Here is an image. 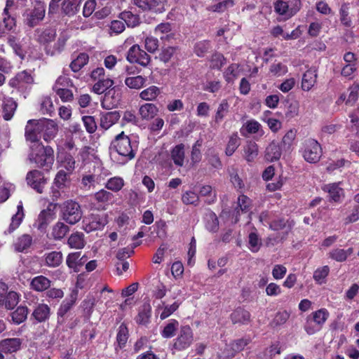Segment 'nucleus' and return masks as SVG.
Instances as JSON below:
<instances>
[{"label":"nucleus","mask_w":359,"mask_h":359,"mask_svg":"<svg viewBox=\"0 0 359 359\" xmlns=\"http://www.w3.org/2000/svg\"><path fill=\"white\" fill-rule=\"evenodd\" d=\"M62 12L68 16H73L77 11V6L74 0H63L61 4Z\"/></svg>","instance_id":"nucleus-44"},{"label":"nucleus","mask_w":359,"mask_h":359,"mask_svg":"<svg viewBox=\"0 0 359 359\" xmlns=\"http://www.w3.org/2000/svg\"><path fill=\"white\" fill-rule=\"evenodd\" d=\"M224 76L228 83L233 82L238 76V65L231 64L224 73Z\"/></svg>","instance_id":"nucleus-54"},{"label":"nucleus","mask_w":359,"mask_h":359,"mask_svg":"<svg viewBox=\"0 0 359 359\" xmlns=\"http://www.w3.org/2000/svg\"><path fill=\"white\" fill-rule=\"evenodd\" d=\"M240 145V139L237 135H233L226 145L225 153L227 156H231Z\"/></svg>","instance_id":"nucleus-57"},{"label":"nucleus","mask_w":359,"mask_h":359,"mask_svg":"<svg viewBox=\"0 0 359 359\" xmlns=\"http://www.w3.org/2000/svg\"><path fill=\"white\" fill-rule=\"evenodd\" d=\"M53 218V214L50 210H43L39 214L34 226L39 230L43 231Z\"/></svg>","instance_id":"nucleus-27"},{"label":"nucleus","mask_w":359,"mask_h":359,"mask_svg":"<svg viewBox=\"0 0 359 359\" xmlns=\"http://www.w3.org/2000/svg\"><path fill=\"white\" fill-rule=\"evenodd\" d=\"M77 296L78 292L73 290L69 297L62 302L57 311L59 316L63 317L71 309L77 299Z\"/></svg>","instance_id":"nucleus-29"},{"label":"nucleus","mask_w":359,"mask_h":359,"mask_svg":"<svg viewBox=\"0 0 359 359\" xmlns=\"http://www.w3.org/2000/svg\"><path fill=\"white\" fill-rule=\"evenodd\" d=\"M56 36V31L52 28H46L37 31V41L41 44L48 46V44L54 41Z\"/></svg>","instance_id":"nucleus-26"},{"label":"nucleus","mask_w":359,"mask_h":359,"mask_svg":"<svg viewBox=\"0 0 359 359\" xmlns=\"http://www.w3.org/2000/svg\"><path fill=\"white\" fill-rule=\"evenodd\" d=\"M101 180V177L96 174L95 171L93 173L83 174L81 178V188L85 191L93 189Z\"/></svg>","instance_id":"nucleus-23"},{"label":"nucleus","mask_w":359,"mask_h":359,"mask_svg":"<svg viewBox=\"0 0 359 359\" xmlns=\"http://www.w3.org/2000/svg\"><path fill=\"white\" fill-rule=\"evenodd\" d=\"M28 156L29 162L34 163L40 168L49 170L54 162L53 149L50 147H44L42 144L30 145Z\"/></svg>","instance_id":"nucleus-2"},{"label":"nucleus","mask_w":359,"mask_h":359,"mask_svg":"<svg viewBox=\"0 0 359 359\" xmlns=\"http://www.w3.org/2000/svg\"><path fill=\"white\" fill-rule=\"evenodd\" d=\"M39 127L44 140L47 142L53 139L57 133V126L53 120L46 118L39 120Z\"/></svg>","instance_id":"nucleus-15"},{"label":"nucleus","mask_w":359,"mask_h":359,"mask_svg":"<svg viewBox=\"0 0 359 359\" xmlns=\"http://www.w3.org/2000/svg\"><path fill=\"white\" fill-rule=\"evenodd\" d=\"M34 83V78L32 74L26 70L22 71L10 80L9 85L13 88L18 89L26 88Z\"/></svg>","instance_id":"nucleus-12"},{"label":"nucleus","mask_w":359,"mask_h":359,"mask_svg":"<svg viewBox=\"0 0 359 359\" xmlns=\"http://www.w3.org/2000/svg\"><path fill=\"white\" fill-rule=\"evenodd\" d=\"M42 133L39 127V120H29L25 127V138L30 145L41 144L39 140Z\"/></svg>","instance_id":"nucleus-10"},{"label":"nucleus","mask_w":359,"mask_h":359,"mask_svg":"<svg viewBox=\"0 0 359 359\" xmlns=\"http://www.w3.org/2000/svg\"><path fill=\"white\" fill-rule=\"evenodd\" d=\"M126 60L130 63H137L142 67H147L150 62V56L140 46H132L127 52Z\"/></svg>","instance_id":"nucleus-7"},{"label":"nucleus","mask_w":359,"mask_h":359,"mask_svg":"<svg viewBox=\"0 0 359 359\" xmlns=\"http://www.w3.org/2000/svg\"><path fill=\"white\" fill-rule=\"evenodd\" d=\"M17 108V103L11 98L6 99L3 104V117L8 121L13 117Z\"/></svg>","instance_id":"nucleus-38"},{"label":"nucleus","mask_w":359,"mask_h":359,"mask_svg":"<svg viewBox=\"0 0 359 359\" xmlns=\"http://www.w3.org/2000/svg\"><path fill=\"white\" fill-rule=\"evenodd\" d=\"M19 299L20 297L16 292L10 291L6 294L1 303L6 309L11 310L17 306L19 302Z\"/></svg>","instance_id":"nucleus-36"},{"label":"nucleus","mask_w":359,"mask_h":359,"mask_svg":"<svg viewBox=\"0 0 359 359\" xmlns=\"http://www.w3.org/2000/svg\"><path fill=\"white\" fill-rule=\"evenodd\" d=\"M160 93V90L158 87L152 86L149 88L142 90L140 97L144 100L151 101L155 100Z\"/></svg>","instance_id":"nucleus-48"},{"label":"nucleus","mask_w":359,"mask_h":359,"mask_svg":"<svg viewBox=\"0 0 359 359\" xmlns=\"http://www.w3.org/2000/svg\"><path fill=\"white\" fill-rule=\"evenodd\" d=\"M328 316L329 313L325 309H320L313 312L306 318L304 325V330L306 333L311 335L319 331L328 318Z\"/></svg>","instance_id":"nucleus-4"},{"label":"nucleus","mask_w":359,"mask_h":359,"mask_svg":"<svg viewBox=\"0 0 359 359\" xmlns=\"http://www.w3.org/2000/svg\"><path fill=\"white\" fill-rule=\"evenodd\" d=\"M69 230L68 226L59 222L53 226L51 236L55 240H60L65 237Z\"/></svg>","instance_id":"nucleus-40"},{"label":"nucleus","mask_w":359,"mask_h":359,"mask_svg":"<svg viewBox=\"0 0 359 359\" xmlns=\"http://www.w3.org/2000/svg\"><path fill=\"white\" fill-rule=\"evenodd\" d=\"M32 242V237L28 234H24L20 236L15 242V250L18 252H22L31 245Z\"/></svg>","instance_id":"nucleus-47"},{"label":"nucleus","mask_w":359,"mask_h":359,"mask_svg":"<svg viewBox=\"0 0 359 359\" xmlns=\"http://www.w3.org/2000/svg\"><path fill=\"white\" fill-rule=\"evenodd\" d=\"M62 219L69 224H74L82 217V211L79 204L73 201L64 203L62 208Z\"/></svg>","instance_id":"nucleus-6"},{"label":"nucleus","mask_w":359,"mask_h":359,"mask_svg":"<svg viewBox=\"0 0 359 359\" xmlns=\"http://www.w3.org/2000/svg\"><path fill=\"white\" fill-rule=\"evenodd\" d=\"M114 85V81L110 79H104L98 80L93 86V92L97 95L104 93L107 90Z\"/></svg>","instance_id":"nucleus-39"},{"label":"nucleus","mask_w":359,"mask_h":359,"mask_svg":"<svg viewBox=\"0 0 359 359\" xmlns=\"http://www.w3.org/2000/svg\"><path fill=\"white\" fill-rule=\"evenodd\" d=\"M317 70L315 68L308 69L302 76V88L305 91L310 90L317 81Z\"/></svg>","instance_id":"nucleus-22"},{"label":"nucleus","mask_w":359,"mask_h":359,"mask_svg":"<svg viewBox=\"0 0 359 359\" xmlns=\"http://www.w3.org/2000/svg\"><path fill=\"white\" fill-rule=\"evenodd\" d=\"M45 14V4L41 1H35L32 8L24 12L22 15L24 23L29 27H34L44 19Z\"/></svg>","instance_id":"nucleus-3"},{"label":"nucleus","mask_w":359,"mask_h":359,"mask_svg":"<svg viewBox=\"0 0 359 359\" xmlns=\"http://www.w3.org/2000/svg\"><path fill=\"white\" fill-rule=\"evenodd\" d=\"M50 314V307L46 304H39L34 309L32 316L37 323H43L49 318Z\"/></svg>","instance_id":"nucleus-24"},{"label":"nucleus","mask_w":359,"mask_h":359,"mask_svg":"<svg viewBox=\"0 0 359 359\" xmlns=\"http://www.w3.org/2000/svg\"><path fill=\"white\" fill-rule=\"evenodd\" d=\"M225 63L226 59L221 53H216L212 55L210 59L211 68L220 69Z\"/></svg>","instance_id":"nucleus-60"},{"label":"nucleus","mask_w":359,"mask_h":359,"mask_svg":"<svg viewBox=\"0 0 359 359\" xmlns=\"http://www.w3.org/2000/svg\"><path fill=\"white\" fill-rule=\"evenodd\" d=\"M51 281L43 276H38L34 277L30 283L32 290L37 292H43L48 289L50 286Z\"/></svg>","instance_id":"nucleus-30"},{"label":"nucleus","mask_w":359,"mask_h":359,"mask_svg":"<svg viewBox=\"0 0 359 359\" xmlns=\"http://www.w3.org/2000/svg\"><path fill=\"white\" fill-rule=\"evenodd\" d=\"M89 60L88 55L85 53H80L77 57L74 60L71 64L70 67L73 72H79L84 65H86Z\"/></svg>","instance_id":"nucleus-42"},{"label":"nucleus","mask_w":359,"mask_h":359,"mask_svg":"<svg viewBox=\"0 0 359 359\" xmlns=\"http://www.w3.org/2000/svg\"><path fill=\"white\" fill-rule=\"evenodd\" d=\"M82 121L86 130L89 133L95 132L97 126L95 118L92 116H84L82 117Z\"/></svg>","instance_id":"nucleus-63"},{"label":"nucleus","mask_w":359,"mask_h":359,"mask_svg":"<svg viewBox=\"0 0 359 359\" xmlns=\"http://www.w3.org/2000/svg\"><path fill=\"white\" fill-rule=\"evenodd\" d=\"M24 217L23 208L22 205H18L17 212L12 216L11 222L8 228V233L13 232L21 224L22 218Z\"/></svg>","instance_id":"nucleus-41"},{"label":"nucleus","mask_w":359,"mask_h":359,"mask_svg":"<svg viewBox=\"0 0 359 359\" xmlns=\"http://www.w3.org/2000/svg\"><path fill=\"white\" fill-rule=\"evenodd\" d=\"M67 245L70 248L82 249L86 245L83 233L76 232L71 234L67 240Z\"/></svg>","instance_id":"nucleus-34"},{"label":"nucleus","mask_w":359,"mask_h":359,"mask_svg":"<svg viewBox=\"0 0 359 359\" xmlns=\"http://www.w3.org/2000/svg\"><path fill=\"white\" fill-rule=\"evenodd\" d=\"M182 201L186 205H197L198 204L199 197L195 192L188 191L182 195Z\"/></svg>","instance_id":"nucleus-59"},{"label":"nucleus","mask_w":359,"mask_h":359,"mask_svg":"<svg viewBox=\"0 0 359 359\" xmlns=\"http://www.w3.org/2000/svg\"><path fill=\"white\" fill-rule=\"evenodd\" d=\"M81 256L80 252L69 253L66 259V264L69 269H72L73 272L77 273L81 269V262H79V257Z\"/></svg>","instance_id":"nucleus-37"},{"label":"nucleus","mask_w":359,"mask_h":359,"mask_svg":"<svg viewBox=\"0 0 359 359\" xmlns=\"http://www.w3.org/2000/svg\"><path fill=\"white\" fill-rule=\"evenodd\" d=\"M124 186V181L120 177H114L108 180L105 187L114 192L119 191Z\"/></svg>","instance_id":"nucleus-45"},{"label":"nucleus","mask_w":359,"mask_h":359,"mask_svg":"<svg viewBox=\"0 0 359 359\" xmlns=\"http://www.w3.org/2000/svg\"><path fill=\"white\" fill-rule=\"evenodd\" d=\"M28 309L26 306H18L11 314L12 320L15 324H20L27 317Z\"/></svg>","instance_id":"nucleus-43"},{"label":"nucleus","mask_w":359,"mask_h":359,"mask_svg":"<svg viewBox=\"0 0 359 359\" xmlns=\"http://www.w3.org/2000/svg\"><path fill=\"white\" fill-rule=\"evenodd\" d=\"M121 101L120 94L112 88L105 93L102 101L101 106L103 109L109 110L118 107Z\"/></svg>","instance_id":"nucleus-14"},{"label":"nucleus","mask_w":359,"mask_h":359,"mask_svg":"<svg viewBox=\"0 0 359 359\" xmlns=\"http://www.w3.org/2000/svg\"><path fill=\"white\" fill-rule=\"evenodd\" d=\"M329 272L330 268L327 266L318 268L314 271L313 278L318 283L322 284Z\"/></svg>","instance_id":"nucleus-62"},{"label":"nucleus","mask_w":359,"mask_h":359,"mask_svg":"<svg viewBox=\"0 0 359 359\" xmlns=\"http://www.w3.org/2000/svg\"><path fill=\"white\" fill-rule=\"evenodd\" d=\"M133 4L143 11L161 12L163 9V0H133Z\"/></svg>","instance_id":"nucleus-19"},{"label":"nucleus","mask_w":359,"mask_h":359,"mask_svg":"<svg viewBox=\"0 0 359 359\" xmlns=\"http://www.w3.org/2000/svg\"><path fill=\"white\" fill-rule=\"evenodd\" d=\"M193 341L194 334L191 328L189 325L182 326L173 346L179 351L184 350L191 346Z\"/></svg>","instance_id":"nucleus-9"},{"label":"nucleus","mask_w":359,"mask_h":359,"mask_svg":"<svg viewBox=\"0 0 359 359\" xmlns=\"http://www.w3.org/2000/svg\"><path fill=\"white\" fill-rule=\"evenodd\" d=\"M229 104L226 100H223L221 103L219 104L215 116V121L216 123L221 122L224 117L226 115L229 111Z\"/></svg>","instance_id":"nucleus-50"},{"label":"nucleus","mask_w":359,"mask_h":359,"mask_svg":"<svg viewBox=\"0 0 359 359\" xmlns=\"http://www.w3.org/2000/svg\"><path fill=\"white\" fill-rule=\"evenodd\" d=\"M93 197L97 203H107L113 200L114 195L105 189H100L94 194Z\"/></svg>","instance_id":"nucleus-55"},{"label":"nucleus","mask_w":359,"mask_h":359,"mask_svg":"<svg viewBox=\"0 0 359 359\" xmlns=\"http://www.w3.org/2000/svg\"><path fill=\"white\" fill-rule=\"evenodd\" d=\"M353 253V249L348 248L347 250L336 248L331 250L328 256L330 258L339 262L346 260L348 256Z\"/></svg>","instance_id":"nucleus-35"},{"label":"nucleus","mask_w":359,"mask_h":359,"mask_svg":"<svg viewBox=\"0 0 359 359\" xmlns=\"http://www.w3.org/2000/svg\"><path fill=\"white\" fill-rule=\"evenodd\" d=\"M301 1L299 0L294 1V6L290 7L285 1L279 0L274 4L275 11L281 15H285L287 18H290L295 15L300 9Z\"/></svg>","instance_id":"nucleus-11"},{"label":"nucleus","mask_w":359,"mask_h":359,"mask_svg":"<svg viewBox=\"0 0 359 359\" xmlns=\"http://www.w3.org/2000/svg\"><path fill=\"white\" fill-rule=\"evenodd\" d=\"M157 107L151 103H147L142 105L139 109V114L143 120H151L158 114Z\"/></svg>","instance_id":"nucleus-28"},{"label":"nucleus","mask_w":359,"mask_h":359,"mask_svg":"<svg viewBox=\"0 0 359 359\" xmlns=\"http://www.w3.org/2000/svg\"><path fill=\"white\" fill-rule=\"evenodd\" d=\"M27 184L38 193H43L47 186L48 179L37 170L29 171L26 177Z\"/></svg>","instance_id":"nucleus-8"},{"label":"nucleus","mask_w":359,"mask_h":359,"mask_svg":"<svg viewBox=\"0 0 359 359\" xmlns=\"http://www.w3.org/2000/svg\"><path fill=\"white\" fill-rule=\"evenodd\" d=\"M22 339L20 338H8L0 341V352L12 354L20 349Z\"/></svg>","instance_id":"nucleus-16"},{"label":"nucleus","mask_w":359,"mask_h":359,"mask_svg":"<svg viewBox=\"0 0 359 359\" xmlns=\"http://www.w3.org/2000/svg\"><path fill=\"white\" fill-rule=\"evenodd\" d=\"M121 114L118 111L103 112L100 114V126L104 130L109 129L120 118Z\"/></svg>","instance_id":"nucleus-17"},{"label":"nucleus","mask_w":359,"mask_h":359,"mask_svg":"<svg viewBox=\"0 0 359 359\" xmlns=\"http://www.w3.org/2000/svg\"><path fill=\"white\" fill-rule=\"evenodd\" d=\"M211 48L210 41L203 40L198 41L194 45V53L198 57H203Z\"/></svg>","instance_id":"nucleus-49"},{"label":"nucleus","mask_w":359,"mask_h":359,"mask_svg":"<svg viewBox=\"0 0 359 359\" xmlns=\"http://www.w3.org/2000/svg\"><path fill=\"white\" fill-rule=\"evenodd\" d=\"M179 327V323L176 320H172L163 330L161 334L164 338H171L175 336Z\"/></svg>","instance_id":"nucleus-51"},{"label":"nucleus","mask_w":359,"mask_h":359,"mask_svg":"<svg viewBox=\"0 0 359 359\" xmlns=\"http://www.w3.org/2000/svg\"><path fill=\"white\" fill-rule=\"evenodd\" d=\"M233 324L247 325L250 322V313L243 308L235 309L230 316Z\"/></svg>","instance_id":"nucleus-20"},{"label":"nucleus","mask_w":359,"mask_h":359,"mask_svg":"<svg viewBox=\"0 0 359 359\" xmlns=\"http://www.w3.org/2000/svg\"><path fill=\"white\" fill-rule=\"evenodd\" d=\"M302 152L306 161L310 163H316L321 157L322 149L316 140L308 139L303 142Z\"/></svg>","instance_id":"nucleus-5"},{"label":"nucleus","mask_w":359,"mask_h":359,"mask_svg":"<svg viewBox=\"0 0 359 359\" xmlns=\"http://www.w3.org/2000/svg\"><path fill=\"white\" fill-rule=\"evenodd\" d=\"M146 81V79L142 76L127 77L125 79L126 85L130 88L139 89L142 88Z\"/></svg>","instance_id":"nucleus-46"},{"label":"nucleus","mask_w":359,"mask_h":359,"mask_svg":"<svg viewBox=\"0 0 359 359\" xmlns=\"http://www.w3.org/2000/svg\"><path fill=\"white\" fill-rule=\"evenodd\" d=\"M323 189L328 192L330 198L334 201H338L342 194V189L337 184L325 185Z\"/></svg>","instance_id":"nucleus-52"},{"label":"nucleus","mask_w":359,"mask_h":359,"mask_svg":"<svg viewBox=\"0 0 359 359\" xmlns=\"http://www.w3.org/2000/svg\"><path fill=\"white\" fill-rule=\"evenodd\" d=\"M45 264L48 267L55 268L62 262V254L61 252L53 251L44 255Z\"/></svg>","instance_id":"nucleus-31"},{"label":"nucleus","mask_w":359,"mask_h":359,"mask_svg":"<svg viewBox=\"0 0 359 359\" xmlns=\"http://www.w3.org/2000/svg\"><path fill=\"white\" fill-rule=\"evenodd\" d=\"M258 153V145L253 141H248L243 147V157L248 163L253 162Z\"/></svg>","instance_id":"nucleus-21"},{"label":"nucleus","mask_w":359,"mask_h":359,"mask_svg":"<svg viewBox=\"0 0 359 359\" xmlns=\"http://www.w3.org/2000/svg\"><path fill=\"white\" fill-rule=\"evenodd\" d=\"M110 149L111 154L115 152L118 155L117 161H119L121 164L126 163L135 156V151L133 149L130 140L124 132H121L115 137L111 143Z\"/></svg>","instance_id":"nucleus-1"},{"label":"nucleus","mask_w":359,"mask_h":359,"mask_svg":"<svg viewBox=\"0 0 359 359\" xmlns=\"http://www.w3.org/2000/svg\"><path fill=\"white\" fill-rule=\"evenodd\" d=\"M107 222V218L105 215L92 214L86 222L84 230L87 232H90L101 229Z\"/></svg>","instance_id":"nucleus-13"},{"label":"nucleus","mask_w":359,"mask_h":359,"mask_svg":"<svg viewBox=\"0 0 359 359\" xmlns=\"http://www.w3.org/2000/svg\"><path fill=\"white\" fill-rule=\"evenodd\" d=\"M8 43L12 47L14 52L21 59H24L25 56V51L22 48L21 45L19 43L17 38L13 35H9L7 39Z\"/></svg>","instance_id":"nucleus-53"},{"label":"nucleus","mask_w":359,"mask_h":359,"mask_svg":"<svg viewBox=\"0 0 359 359\" xmlns=\"http://www.w3.org/2000/svg\"><path fill=\"white\" fill-rule=\"evenodd\" d=\"M228 172L230 176V180L236 188L241 189L243 187V183L240 178L238 170L233 167L228 169Z\"/></svg>","instance_id":"nucleus-61"},{"label":"nucleus","mask_w":359,"mask_h":359,"mask_svg":"<svg viewBox=\"0 0 359 359\" xmlns=\"http://www.w3.org/2000/svg\"><path fill=\"white\" fill-rule=\"evenodd\" d=\"M250 342L249 338H242L231 342L229 346L224 349L225 356L233 358L236 353L244 349V348Z\"/></svg>","instance_id":"nucleus-18"},{"label":"nucleus","mask_w":359,"mask_h":359,"mask_svg":"<svg viewBox=\"0 0 359 359\" xmlns=\"http://www.w3.org/2000/svg\"><path fill=\"white\" fill-rule=\"evenodd\" d=\"M281 156V149L274 142H271L265 150V159L269 162L278 160Z\"/></svg>","instance_id":"nucleus-32"},{"label":"nucleus","mask_w":359,"mask_h":359,"mask_svg":"<svg viewBox=\"0 0 359 359\" xmlns=\"http://www.w3.org/2000/svg\"><path fill=\"white\" fill-rule=\"evenodd\" d=\"M248 244L250 250L252 252H256L259 250L262 245V242L257 234L252 232L248 236Z\"/></svg>","instance_id":"nucleus-58"},{"label":"nucleus","mask_w":359,"mask_h":359,"mask_svg":"<svg viewBox=\"0 0 359 359\" xmlns=\"http://www.w3.org/2000/svg\"><path fill=\"white\" fill-rule=\"evenodd\" d=\"M349 95L348 99L346 101V104L353 106V104L357 101L359 91V84L354 83L349 88Z\"/></svg>","instance_id":"nucleus-64"},{"label":"nucleus","mask_w":359,"mask_h":359,"mask_svg":"<svg viewBox=\"0 0 359 359\" xmlns=\"http://www.w3.org/2000/svg\"><path fill=\"white\" fill-rule=\"evenodd\" d=\"M184 157V145L183 144H177L172 149L171 158L176 165L183 166Z\"/></svg>","instance_id":"nucleus-33"},{"label":"nucleus","mask_w":359,"mask_h":359,"mask_svg":"<svg viewBox=\"0 0 359 359\" xmlns=\"http://www.w3.org/2000/svg\"><path fill=\"white\" fill-rule=\"evenodd\" d=\"M68 39L69 35L67 34V33H66L65 32L60 33L53 48H51L49 46L45 47L46 53L50 55H54L57 53H61L64 50Z\"/></svg>","instance_id":"nucleus-25"},{"label":"nucleus","mask_w":359,"mask_h":359,"mask_svg":"<svg viewBox=\"0 0 359 359\" xmlns=\"http://www.w3.org/2000/svg\"><path fill=\"white\" fill-rule=\"evenodd\" d=\"M233 4V0H224L216 4L210 6L208 7V10L210 11L221 13L226 11L228 8L232 7Z\"/></svg>","instance_id":"nucleus-56"}]
</instances>
